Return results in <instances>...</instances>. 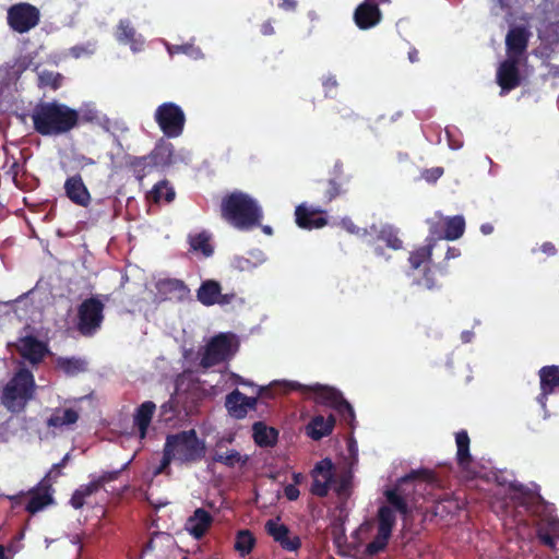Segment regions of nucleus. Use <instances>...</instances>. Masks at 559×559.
I'll return each mask as SVG.
<instances>
[{
  "label": "nucleus",
  "mask_w": 559,
  "mask_h": 559,
  "mask_svg": "<svg viewBox=\"0 0 559 559\" xmlns=\"http://www.w3.org/2000/svg\"><path fill=\"white\" fill-rule=\"evenodd\" d=\"M63 81V76L59 72L48 71L44 70L40 73H38V87H50L51 90L56 91L61 87Z\"/></svg>",
  "instance_id": "40"
},
{
  "label": "nucleus",
  "mask_w": 559,
  "mask_h": 559,
  "mask_svg": "<svg viewBox=\"0 0 559 559\" xmlns=\"http://www.w3.org/2000/svg\"><path fill=\"white\" fill-rule=\"evenodd\" d=\"M374 233L378 234V238L383 240L389 248L399 250L403 246V241L399 237V230L391 225H383L378 230L374 225L371 226Z\"/></svg>",
  "instance_id": "35"
},
{
  "label": "nucleus",
  "mask_w": 559,
  "mask_h": 559,
  "mask_svg": "<svg viewBox=\"0 0 559 559\" xmlns=\"http://www.w3.org/2000/svg\"><path fill=\"white\" fill-rule=\"evenodd\" d=\"M79 419V414L73 408L56 409L51 416L47 419V426L53 428H60L75 424Z\"/></svg>",
  "instance_id": "33"
},
{
  "label": "nucleus",
  "mask_w": 559,
  "mask_h": 559,
  "mask_svg": "<svg viewBox=\"0 0 559 559\" xmlns=\"http://www.w3.org/2000/svg\"><path fill=\"white\" fill-rule=\"evenodd\" d=\"M165 445L175 454L176 461L180 464L199 462L205 456L206 452L204 441L198 438L194 429L168 435Z\"/></svg>",
  "instance_id": "3"
},
{
  "label": "nucleus",
  "mask_w": 559,
  "mask_h": 559,
  "mask_svg": "<svg viewBox=\"0 0 559 559\" xmlns=\"http://www.w3.org/2000/svg\"><path fill=\"white\" fill-rule=\"evenodd\" d=\"M19 352L22 357L32 364H38L45 357L47 347L35 336L28 335L20 340Z\"/></svg>",
  "instance_id": "18"
},
{
  "label": "nucleus",
  "mask_w": 559,
  "mask_h": 559,
  "mask_svg": "<svg viewBox=\"0 0 559 559\" xmlns=\"http://www.w3.org/2000/svg\"><path fill=\"white\" fill-rule=\"evenodd\" d=\"M255 542V537L251 531L240 530L236 534L234 548L240 554V556L245 557L253 550Z\"/></svg>",
  "instance_id": "36"
},
{
  "label": "nucleus",
  "mask_w": 559,
  "mask_h": 559,
  "mask_svg": "<svg viewBox=\"0 0 559 559\" xmlns=\"http://www.w3.org/2000/svg\"><path fill=\"white\" fill-rule=\"evenodd\" d=\"M85 497L83 496V493L76 489L73 493H72V497L70 499V503L71 506L79 510L81 509L84 504H85Z\"/></svg>",
  "instance_id": "56"
},
{
  "label": "nucleus",
  "mask_w": 559,
  "mask_h": 559,
  "mask_svg": "<svg viewBox=\"0 0 559 559\" xmlns=\"http://www.w3.org/2000/svg\"><path fill=\"white\" fill-rule=\"evenodd\" d=\"M121 469L112 471V472H104L99 477L96 478L99 487L103 488L106 484L118 479L120 476Z\"/></svg>",
  "instance_id": "53"
},
{
  "label": "nucleus",
  "mask_w": 559,
  "mask_h": 559,
  "mask_svg": "<svg viewBox=\"0 0 559 559\" xmlns=\"http://www.w3.org/2000/svg\"><path fill=\"white\" fill-rule=\"evenodd\" d=\"M245 408L247 411V413L249 411H254L257 408V405H258V396H247L245 395Z\"/></svg>",
  "instance_id": "62"
},
{
  "label": "nucleus",
  "mask_w": 559,
  "mask_h": 559,
  "mask_svg": "<svg viewBox=\"0 0 559 559\" xmlns=\"http://www.w3.org/2000/svg\"><path fill=\"white\" fill-rule=\"evenodd\" d=\"M284 495L289 501H295L298 499L300 492L295 485L289 484L284 488Z\"/></svg>",
  "instance_id": "59"
},
{
  "label": "nucleus",
  "mask_w": 559,
  "mask_h": 559,
  "mask_svg": "<svg viewBox=\"0 0 559 559\" xmlns=\"http://www.w3.org/2000/svg\"><path fill=\"white\" fill-rule=\"evenodd\" d=\"M536 536L544 546H547L550 549L556 548L557 543L555 537L551 535V532H548L545 527H538Z\"/></svg>",
  "instance_id": "50"
},
{
  "label": "nucleus",
  "mask_w": 559,
  "mask_h": 559,
  "mask_svg": "<svg viewBox=\"0 0 559 559\" xmlns=\"http://www.w3.org/2000/svg\"><path fill=\"white\" fill-rule=\"evenodd\" d=\"M36 383L34 376L27 368H20L3 386L1 393L2 405L11 413H22L29 401L35 397Z\"/></svg>",
  "instance_id": "2"
},
{
  "label": "nucleus",
  "mask_w": 559,
  "mask_h": 559,
  "mask_svg": "<svg viewBox=\"0 0 559 559\" xmlns=\"http://www.w3.org/2000/svg\"><path fill=\"white\" fill-rule=\"evenodd\" d=\"M67 197L80 206H87L90 202V192L85 187L80 175L70 177L64 183Z\"/></svg>",
  "instance_id": "21"
},
{
  "label": "nucleus",
  "mask_w": 559,
  "mask_h": 559,
  "mask_svg": "<svg viewBox=\"0 0 559 559\" xmlns=\"http://www.w3.org/2000/svg\"><path fill=\"white\" fill-rule=\"evenodd\" d=\"M156 411V405L152 401L142 403L133 415V425L138 428L139 437L144 439L147 433V429L151 425L152 418Z\"/></svg>",
  "instance_id": "24"
},
{
  "label": "nucleus",
  "mask_w": 559,
  "mask_h": 559,
  "mask_svg": "<svg viewBox=\"0 0 559 559\" xmlns=\"http://www.w3.org/2000/svg\"><path fill=\"white\" fill-rule=\"evenodd\" d=\"M335 411L341 416L342 420L347 423L350 427H354L355 412L346 400H344Z\"/></svg>",
  "instance_id": "47"
},
{
  "label": "nucleus",
  "mask_w": 559,
  "mask_h": 559,
  "mask_svg": "<svg viewBox=\"0 0 559 559\" xmlns=\"http://www.w3.org/2000/svg\"><path fill=\"white\" fill-rule=\"evenodd\" d=\"M540 391L545 393H556L559 388V366H545L538 371Z\"/></svg>",
  "instance_id": "27"
},
{
  "label": "nucleus",
  "mask_w": 559,
  "mask_h": 559,
  "mask_svg": "<svg viewBox=\"0 0 559 559\" xmlns=\"http://www.w3.org/2000/svg\"><path fill=\"white\" fill-rule=\"evenodd\" d=\"M153 168L165 169L174 164L175 147L174 144L165 138H160L147 154Z\"/></svg>",
  "instance_id": "13"
},
{
  "label": "nucleus",
  "mask_w": 559,
  "mask_h": 559,
  "mask_svg": "<svg viewBox=\"0 0 559 559\" xmlns=\"http://www.w3.org/2000/svg\"><path fill=\"white\" fill-rule=\"evenodd\" d=\"M333 463L330 459H324L316 464L313 469L314 473H318L321 478L333 479Z\"/></svg>",
  "instance_id": "49"
},
{
  "label": "nucleus",
  "mask_w": 559,
  "mask_h": 559,
  "mask_svg": "<svg viewBox=\"0 0 559 559\" xmlns=\"http://www.w3.org/2000/svg\"><path fill=\"white\" fill-rule=\"evenodd\" d=\"M519 62L520 60L515 58L507 57V59L499 64L496 76L497 83L501 87V96L516 88L521 84Z\"/></svg>",
  "instance_id": "10"
},
{
  "label": "nucleus",
  "mask_w": 559,
  "mask_h": 559,
  "mask_svg": "<svg viewBox=\"0 0 559 559\" xmlns=\"http://www.w3.org/2000/svg\"><path fill=\"white\" fill-rule=\"evenodd\" d=\"M278 7L285 11H295L297 8L296 0H282Z\"/></svg>",
  "instance_id": "64"
},
{
  "label": "nucleus",
  "mask_w": 559,
  "mask_h": 559,
  "mask_svg": "<svg viewBox=\"0 0 559 559\" xmlns=\"http://www.w3.org/2000/svg\"><path fill=\"white\" fill-rule=\"evenodd\" d=\"M211 236L206 231H201L189 236V243L192 250L202 252L205 257H211L214 252L210 243Z\"/></svg>",
  "instance_id": "38"
},
{
  "label": "nucleus",
  "mask_w": 559,
  "mask_h": 559,
  "mask_svg": "<svg viewBox=\"0 0 559 559\" xmlns=\"http://www.w3.org/2000/svg\"><path fill=\"white\" fill-rule=\"evenodd\" d=\"M530 35L524 26L511 27L506 36L507 57L520 60L527 49Z\"/></svg>",
  "instance_id": "11"
},
{
  "label": "nucleus",
  "mask_w": 559,
  "mask_h": 559,
  "mask_svg": "<svg viewBox=\"0 0 559 559\" xmlns=\"http://www.w3.org/2000/svg\"><path fill=\"white\" fill-rule=\"evenodd\" d=\"M283 386L284 393H287L288 391H299L307 396L312 394L316 403L330 406L333 409H336L345 400L340 391L326 385H304L299 382L293 381L284 383Z\"/></svg>",
  "instance_id": "9"
},
{
  "label": "nucleus",
  "mask_w": 559,
  "mask_h": 559,
  "mask_svg": "<svg viewBox=\"0 0 559 559\" xmlns=\"http://www.w3.org/2000/svg\"><path fill=\"white\" fill-rule=\"evenodd\" d=\"M105 305L96 297L84 299L76 310V331L85 337L94 336L104 322Z\"/></svg>",
  "instance_id": "6"
},
{
  "label": "nucleus",
  "mask_w": 559,
  "mask_h": 559,
  "mask_svg": "<svg viewBox=\"0 0 559 559\" xmlns=\"http://www.w3.org/2000/svg\"><path fill=\"white\" fill-rule=\"evenodd\" d=\"M34 130L43 136L70 132L79 124V112L57 100L39 102L31 115Z\"/></svg>",
  "instance_id": "1"
},
{
  "label": "nucleus",
  "mask_w": 559,
  "mask_h": 559,
  "mask_svg": "<svg viewBox=\"0 0 559 559\" xmlns=\"http://www.w3.org/2000/svg\"><path fill=\"white\" fill-rule=\"evenodd\" d=\"M243 400L245 394L237 389L226 395L225 407L227 408L230 416L236 419H242L247 416Z\"/></svg>",
  "instance_id": "31"
},
{
  "label": "nucleus",
  "mask_w": 559,
  "mask_h": 559,
  "mask_svg": "<svg viewBox=\"0 0 559 559\" xmlns=\"http://www.w3.org/2000/svg\"><path fill=\"white\" fill-rule=\"evenodd\" d=\"M221 210H260V206L251 195L237 190L224 197Z\"/></svg>",
  "instance_id": "22"
},
{
  "label": "nucleus",
  "mask_w": 559,
  "mask_h": 559,
  "mask_svg": "<svg viewBox=\"0 0 559 559\" xmlns=\"http://www.w3.org/2000/svg\"><path fill=\"white\" fill-rule=\"evenodd\" d=\"M334 426L335 417L333 414H330L328 417H324L323 415H316L306 426V433L312 440L319 441L322 438L330 436Z\"/></svg>",
  "instance_id": "17"
},
{
  "label": "nucleus",
  "mask_w": 559,
  "mask_h": 559,
  "mask_svg": "<svg viewBox=\"0 0 559 559\" xmlns=\"http://www.w3.org/2000/svg\"><path fill=\"white\" fill-rule=\"evenodd\" d=\"M213 461L227 467H235L236 465H245L248 456H242L237 450L231 449L226 452L216 451L213 455Z\"/></svg>",
  "instance_id": "37"
},
{
  "label": "nucleus",
  "mask_w": 559,
  "mask_h": 559,
  "mask_svg": "<svg viewBox=\"0 0 559 559\" xmlns=\"http://www.w3.org/2000/svg\"><path fill=\"white\" fill-rule=\"evenodd\" d=\"M173 461H176L175 454L171 453L169 449H166V445L164 444L163 457L160 460L159 465L156 467L154 474L155 475H159V474L169 475L170 474L169 465Z\"/></svg>",
  "instance_id": "46"
},
{
  "label": "nucleus",
  "mask_w": 559,
  "mask_h": 559,
  "mask_svg": "<svg viewBox=\"0 0 559 559\" xmlns=\"http://www.w3.org/2000/svg\"><path fill=\"white\" fill-rule=\"evenodd\" d=\"M444 174V168L437 166L432 168H426L420 171V179L432 185L436 183Z\"/></svg>",
  "instance_id": "48"
},
{
  "label": "nucleus",
  "mask_w": 559,
  "mask_h": 559,
  "mask_svg": "<svg viewBox=\"0 0 559 559\" xmlns=\"http://www.w3.org/2000/svg\"><path fill=\"white\" fill-rule=\"evenodd\" d=\"M540 250L549 257L555 255L557 253L555 245L550 241L544 242L540 247Z\"/></svg>",
  "instance_id": "63"
},
{
  "label": "nucleus",
  "mask_w": 559,
  "mask_h": 559,
  "mask_svg": "<svg viewBox=\"0 0 559 559\" xmlns=\"http://www.w3.org/2000/svg\"><path fill=\"white\" fill-rule=\"evenodd\" d=\"M252 437L257 445L270 448L276 444L278 431L273 427L266 426L263 421H257L252 426Z\"/></svg>",
  "instance_id": "25"
},
{
  "label": "nucleus",
  "mask_w": 559,
  "mask_h": 559,
  "mask_svg": "<svg viewBox=\"0 0 559 559\" xmlns=\"http://www.w3.org/2000/svg\"><path fill=\"white\" fill-rule=\"evenodd\" d=\"M465 231V219L462 215L448 217L444 222L443 238L447 240H456L463 236Z\"/></svg>",
  "instance_id": "34"
},
{
  "label": "nucleus",
  "mask_w": 559,
  "mask_h": 559,
  "mask_svg": "<svg viewBox=\"0 0 559 559\" xmlns=\"http://www.w3.org/2000/svg\"><path fill=\"white\" fill-rule=\"evenodd\" d=\"M341 225L344 229H346L350 234H358L360 228L355 226V224L349 218H343L341 221Z\"/></svg>",
  "instance_id": "61"
},
{
  "label": "nucleus",
  "mask_w": 559,
  "mask_h": 559,
  "mask_svg": "<svg viewBox=\"0 0 559 559\" xmlns=\"http://www.w3.org/2000/svg\"><path fill=\"white\" fill-rule=\"evenodd\" d=\"M212 514L203 508L194 510L193 514L190 515L186 522L185 528L195 539H201L213 524Z\"/></svg>",
  "instance_id": "15"
},
{
  "label": "nucleus",
  "mask_w": 559,
  "mask_h": 559,
  "mask_svg": "<svg viewBox=\"0 0 559 559\" xmlns=\"http://www.w3.org/2000/svg\"><path fill=\"white\" fill-rule=\"evenodd\" d=\"M281 547L288 551H296L301 547V540L297 535H290V532L283 538V543H278Z\"/></svg>",
  "instance_id": "51"
},
{
  "label": "nucleus",
  "mask_w": 559,
  "mask_h": 559,
  "mask_svg": "<svg viewBox=\"0 0 559 559\" xmlns=\"http://www.w3.org/2000/svg\"><path fill=\"white\" fill-rule=\"evenodd\" d=\"M56 367L66 376L75 377L87 370V361L80 357H58Z\"/></svg>",
  "instance_id": "30"
},
{
  "label": "nucleus",
  "mask_w": 559,
  "mask_h": 559,
  "mask_svg": "<svg viewBox=\"0 0 559 559\" xmlns=\"http://www.w3.org/2000/svg\"><path fill=\"white\" fill-rule=\"evenodd\" d=\"M175 190L168 181H160L156 183L151 193L152 200L157 204L162 201L169 203L175 199Z\"/></svg>",
  "instance_id": "39"
},
{
  "label": "nucleus",
  "mask_w": 559,
  "mask_h": 559,
  "mask_svg": "<svg viewBox=\"0 0 559 559\" xmlns=\"http://www.w3.org/2000/svg\"><path fill=\"white\" fill-rule=\"evenodd\" d=\"M265 531L276 543H283V538L289 533V528L285 524L274 520H269L265 523Z\"/></svg>",
  "instance_id": "44"
},
{
  "label": "nucleus",
  "mask_w": 559,
  "mask_h": 559,
  "mask_svg": "<svg viewBox=\"0 0 559 559\" xmlns=\"http://www.w3.org/2000/svg\"><path fill=\"white\" fill-rule=\"evenodd\" d=\"M222 287L218 282L207 280L203 282L197 292L198 300L204 306H213L221 297Z\"/></svg>",
  "instance_id": "29"
},
{
  "label": "nucleus",
  "mask_w": 559,
  "mask_h": 559,
  "mask_svg": "<svg viewBox=\"0 0 559 559\" xmlns=\"http://www.w3.org/2000/svg\"><path fill=\"white\" fill-rule=\"evenodd\" d=\"M160 413H162V416H167L168 414H171V416L167 418V419H170L176 413L175 402L170 399L169 401L162 404Z\"/></svg>",
  "instance_id": "60"
},
{
  "label": "nucleus",
  "mask_w": 559,
  "mask_h": 559,
  "mask_svg": "<svg viewBox=\"0 0 559 559\" xmlns=\"http://www.w3.org/2000/svg\"><path fill=\"white\" fill-rule=\"evenodd\" d=\"M382 13L371 0L361 2L354 12V21L360 29H369L381 21Z\"/></svg>",
  "instance_id": "12"
},
{
  "label": "nucleus",
  "mask_w": 559,
  "mask_h": 559,
  "mask_svg": "<svg viewBox=\"0 0 559 559\" xmlns=\"http://www.w3.org/2000/svg\"><path fill=\"white\" fill-rule=\"evenodd\" d=\"M455 442H456V461L457 465L466 471L469 464L472 463V455L469 452V437L466 430H461L456 432L455 435Z\"/></svg>",
  "instance_id": "28"
},
{
  "label": "nucleus",
  "mask_w": 559,
  "mask_h": 559,
  "mask_svg": "<svg viewBox=\"0 0 559 559\" xmlns=\"http://www.w3.org/2000/svg\"><path fill=\"white\" fill-rule=\"evenodd\" d=\"M431 260V248L428 246H424L415 250L409 255V263L411 266L414 270H417L421 266H425L430 262Z\"/></svg>",
  "instance_id": "42"
},
{
  "label": "nucleus",
  "mask_w": 559,
  "mask_h": 559,
  "mask_svg": "<svg viewBox=\"0 0 559 559\" xmlns=\"http://www.w3.org/2000/svg\"><path fill=\"white\" fill-rule=\"evenodd\" d=\"M154 120L167 139L179 138L183 133L186 126L185 111L173 102L160 104L154 112Z\"/></svg>",
  "instance_id": "7"
},
{
  "label": "nucleus",
  "mask_w": 559,
  "mask_h": 559,
  "mask_svg": "<svg viewBox=\"0 0 559 559\" xmlns=\"http://www.w3.org/2000/svg\"><path fill=\"white\" fill-rule=\"evenodd\" d=\"M413 481H418L416 486L429 485L433 486L438 483L437 475L433 471L427 468H420L412 471L404 477H402L393 489L385 491L386 501L401 514L406 515L408 513V506L406 498L405 486Z\"/></svg>",
  "instance_id": "4"
},
{
  "label": "nucleus",
  "mask_w": 559,
  "mask_h": 559,
  "mask_svg": "<svg viewBox=\"0 0 559 559\" xmlns=\"http://www.w3.org/2000/svg\"><path fill=\"white\" fill-rule=\"evenodd\" d=\"M7 22L12 31L24 34L39 24L40 11L28 2H19L8 9Z\"/></svg>",
  "instance_id": "8"
},
{
  "label": "nucleus",
  "mask_w": 559,
  "mask_h": 559,
  "mask_svg": "<svg viewBox=\"0 0 559 559\" xmlns=\"http://www.w3.org/2000/svg\"><path fill=\"white\" fill-rule=\"evenodd\" d=\"M116 39L123 45H129L131 50L136 52L143 48L144 39L139 35L127 19L120 20L117 25Z\"/></svg>",
  "instance_id": "16"
},
{
  "label": "nucleus",
  "mask_w": 559,
  "mask_h": 559,
  "mask_svg": "<svg viewBox=\"0 0 559 559\" xmlns=\"http://www.w3.org/2000/svg\"><path fill=\"white\" fill-rule=\"evenodd\" d=\"M156 289L160 295L176 298L178 300H185L190 289L186 283L178 278H162L156 283Z\"/></svg>",
  "instance_id": "23"
},
{
  "label": "nucleus",
  "mask_w": 559,
  "mask_h": 559,
  "mask_svg": "<svg viewBox=\"0 0 559 559\" xmlns=\"http://www.w3.org/2000/svg\"><path fill=\"white\" fill-rule=\"evenodd\" d=\"M238 349V341L233 333H218L205 345L200 365L211 368L231 359Z\"/></svg>",
  "instance_id": "5"
},
{
  "label": "nucleus",
  "mask_w": 559,
  "mask_h": 559,
  "mask_svg": "<svg viewBox=\"0 0 559 559\" xmlns=\"http://www.w3.org/2000/svg\"><path fill=\"white\" fill-rule=\"evenodd\" d=\"M331 483H332V479H325V478L320 479L319 477H314V479L311 484L310 491L312 495L323 498V497L328 496Z\"/></svg>",
  "instance_id": "45"
},
{
  "label": "nucleus",
  "mask_w": 559,
  "mask_h": 559,
  "mask_svg": "<svg viewBox=\"0 0 559 559\" xmlns=\"http://www.w3.org/2000/svg\"><path fill=\"white\" fill-rule=\"evenodd\" d=\"M176 540L169 533L155 532L144 545L143 554H155L158 557L166 556L167 551L174 548Z\"/></svg>",
  "instance_id": "19"
},
{
  "label": "nucleus",
  "mask_w": 559,
  "mask_h": 559,
  "mask_svg": "<svg viewBox=\"0 0 559 559\" xmlns=\"http://www.w3.org/2000/svg\"><path fill=\"white\" fill-rule=\"evenodd\" d=\"M340 194V187L334 180L328 182V188L324 192V202L329 203Z\"/></svg>",
  "instance_id": "52"
},
{
  "label": "nucleus",
  "mask_w": 559,
  "mask_h": 559,
  "mask_svg": "<svg viewBox=\"0 0 559 559\" xmlns=\"http://www.w3.org/2000/svg\"><path fill=\"white\" fill-rule=\"evenodd\" d=\"M379 525L378 531L392 534V528L395 524V514L394 511L386 506H382L378 511Z\"/></svg>",
  "instance_id": "41"
},
{
  "label": "nucleus",
  "mask_w": 559,
  "mask_h": 559,
  "mask_svg": "<svg viewBox=\"0 0 559 559\" xmlns=\"http://www.w3.org/2000/svg\"><path fill=\"white\" fill-rule=\"evenodd\" d=\"M78 489L83 493L85 498H87L97 492L100 489V487L97 480L93 479L88 484L80 486Z\"/></svg>",
  "instance_id": "55"
},
{
  "label": "nucleus",
  "mask_w": 559,
  "mask_h": 559,
  "mask_svg": "<svg viewBox=\"0 0 559 559\" xmlns=\"http://www.w3.org/2000/svg\"><path fill=\"white\" fill-rule=\"evenodd\" d=\"M324 212H295L296 223L300 228L314 229L326 225L328 221L321 214Z\"/></svg>",
  "instance_id": "32"
},
{
  "label": "nucleus",
  "mask_w": 559,
  "mask_h": 559,
  "mask_svg": "<svg viewBox=\"0 0 559 559\" xmlns=\"http://www.w3.org/2000/svg\"><path fill=\"white\" fill-rule=\"evenodd\" d=\"M223 219L239 230H251L261 225L262 212H222Z\"/></svg>",
  "instance_id": "14"
},
{
  "label": "nucleus",
  "mask_w": 559,
  "mask_h": 559,
  "mask_svg": "<svg viewBox=\"0 0 559 559\" xmlns=\"http://www.w3.org/2000/svg\"><path fill=\"white\" fill-rule=\"evenodd\" d=\"M49 490L50 486L47 484L44 485L43 481L36 488L29 490V500L25 507V510L31 514H35L43 510L45 507L52 503L53 499Z\"/></svg>",
  "instance_id": "20"
},
{
  "label": "nucleus",
  "mask_w": 559,
  "mask_h": 559,
  "mask_svg": "<svg viewBox=\"0 0 559 559\" xmlns=\"http://www.w3.org/2000/svg\"><path fill=\"white\" fill-rule=\"evenodd\" d=\"M124 167L139 181H142L153 169V166H152L147 155H145V156L127 155L124 157Z\"/></svg>",
  "instance_id": "26"
},
{
  "label": "nucleus",
  "mask_w": 559,
  "mask_h": 559,
  "mask_svg": "<svg viewBox=\"0 0 559 559\" xmlns=\"http://www.w3.org/2000/svg\"><path fill=\"white\" fill-rule=\"evenodd\" d=\"M390 536V534L378 531L374 538L366 546V554L368 556H374L384 550Z\"/></svg>",
  "instance_id": "43"
},
{
  "label": "nucleus",
  "mask_w": 559,
  "mask_h": 559,
  "mask_svg": "<svg viewBox=\"0 0 559 559\" xmlns=\"http://www.w3.org/2000/svg\"><path fill=\"white\" fill-rule=\"evenodd\" d=\"M546 523V530L554 534H559V519L557 516H548L544 520Z\"/></svg>",
  "instance_id": "58"
},
{
  "label": "nucleus",
  "mask_w": 559,
  "mask_h": 559,
  "mask_svg": "<svg viewBox=\"0 0 559 559\" xmlns=\"http://www.w3.org/2000/svg\"><path fill=\"white\" fill-rule=\"evenodd\" d=\"M322 85L324 87V91H325V96H332V92L335 91L337 88V81L334 76H326L323 82H322Z\"/></svg>",
  "instance_id": "57"
},
{
  "label": "nucleus",
  "mask_w": 559,
  "mask_h": 559,
  "mask_svg": "<svg viewBox=\"0 0 559 559\" xmlns=\"http://www.w3.org/2000/svg\"><path fill=\"white\" fill-rule=\"evenodd\" d=\"M419 284L427 289H433L437 287L433 272L430 269H425L424 277L419 281Z\"/></svg>",
  "instance_id": "54"
}]
</instances>
